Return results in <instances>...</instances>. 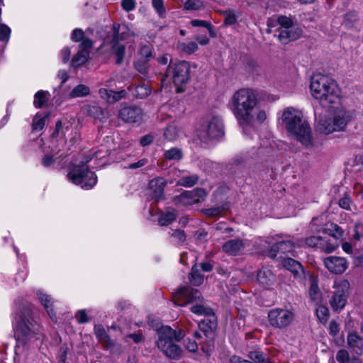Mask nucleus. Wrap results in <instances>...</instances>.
Returning <instances> with one entry per match:
<instances>
[{"mask_svg":"<svg viewBox=\"0 0 363 363\" xmlns=\"http://www.w3.org/2000/svg\"><path fill=\"white\" fill-rule=\"evenodd\" d=\"M89 52L86 49L79 50L77 54H76L72 60V66L79 67L84 64L89 58Z\"/></svg>","mask_w":363,"mask_h":363,"instance_id":"nucleus-26","label":"nucleus"},{"mask_svg":"<svg viewBox=\"0 0 363 363\" xmlns=\"http://www.w3.org/2000/svg\"><path fill=\"white\" fill-rule=\"evenodd\" d=\"M248 357L255 363H264L267 359L266 355L259 350L250 351Z\"/></svg>","mask_w":363,"mask_h":363,"instance_id":"nucleus-41","label":"nucleus"},{"mask_svg":"<svg viewBox=\"0 0 363 363\" xmlns=\"http://www.w3.org/2000/svg\"><path fill=\"white\" fill-rule=\"evenodd\" d=\"M11 30L6 24H0V40L8 42L11 35Z\"/></svg>","mask_w":363,"mask_h":363,"instance_id":"nucleus-45","label":"nucleus"},{"mask_svg":"<svg viewBox=\"0 0 363 363\" xmlns=\"http://www.w3.org/2000/svg\"><path fill=\"white\" fill-rule=\"evenodd\" d=\"M142 110L136 106H124L119 111V118L126 123H137L142 118Z\"/></svg>","mask_w":363,"mask_h":363,"instance_id":"nucleus-17","label":"nucleus"},{"mask_svg":"<svg viewBox=\"0 0 363 363\" xmlns=\"http://www.w3.org/2000/svg\"><path fill=\"white\" fill-rule=\"evenodd\" d=\"M54 162V155H50L49 153H46L42 160L43 165L46 167L51 166Z\"/></svg>","mask_w":363,"mask_h":363,"instance_id":"nucleus-55","label":"nucleus"},{"mask_svg":"<svg viewBox=\"0 0 363 363\" xmlns=\"http://www.w3.org/2000/svg\"><path fill=\"white\" fill-rule=\"evenodd\" d=\"M150 93L151 89L147 85L142 84L136 87L135 96L137 98L143 99L147 97Z\"/></svg>","mask_w":363,"mask_h":363,"instance_id":"nucleus-42","label":"nucleus"},{"mask_svg":"<svg viewBox=\"0 0 363 363\" xmlns=\"http://www.w3.org/2000/svg\"><path fill=\"white\" fill-rule=\"evenodd\" d=\"M94 333L98 340L107 348L114 345V342L110 339L104 328L100 325H95Z\"/></svg>","mask_w":363,"mask_h":363,"instance_id":"nucleus-23","label":"nucleus"},{"mask_svg":"<svg viewBox=\"0 0 363 363\" xmlns=\"http://www.w3.org/2000/svg\"><path fill=\"white\" fill-rule=\"evenodd\" d=\"M330 106L334 108L332 116L321 118L316 123L315 130L320 134L329 135L343 131L352 118L350 113L340 104Z\"/></svg>","mask_w":363,"mask_h":363,"instance_id":"nucleus-6","label":"nucleus"},{"mask_svg":"<svg viewBox=\"0 0 363 363\" xmlns=\"http://www.w3.org/2000/svg\"><path fill=\"white\" fill-rule=\"evenodd\" d=\"M152 6L160 16L165 13L163 0H152Z\"/></svg>","mask_w":363,"mask_h":363,"instance_id":"nucleus-51","label":"nucleus"},{"mask_svg":"<svg viewBox=\"0 0 363 363\" xmlns=\"http://www.w3.org/2000/svg\"><path fill=\"white\" fill-rule=\"evenodd\" d=\"M174 303L180 306L191 304L190 310L193 313L211 317L215 320L213 310L204 306L203 299L197 289L185 286L180 288L174 294Z\"/></svg>","mask_w":363,"mask_h":363,"instance_id":"nucleus-5","label":"nucleus"},{"mask_svg":"<svg viewBox=\"0 0 363 363\" xmlns=\"http://www.w3.org/2000/svg\"><path fill=\"white\" fill-rule=\"evenodd\" d=\"M203 7L201 0H187L184 4V8L186 10L197 11Z\"/></svg>","mask_w":363,"mask_h":363,"instance_id":"nucleus-44","label":"nucleus"},{"mask_svg":"<svg viewBox=\"0 0 363 363\" xmlns=\"http://www.w3.org/2000/svg\"><path fill=\"white\" fill-rule=\"evenodd\" d=\"M16 345V354H21L34 346L40 339L38 326L31 318L21 317L13 323Z\"/></svg>","mask_w":363,"mask_h":363,"instance_id":"nucleus-4","label":"nucleus"},{"mask_svg":"<svg viewBox=\"0 0 363 363\" xmlns=\"http://www.w3.org/2000/svg\"><path fill=\"white\" fill-rule=\"evenodd\" d=\"M84 35L82 29L76 28L73 30L71 38L73 41L78 42L84 38Z\"/></svg>","mask_w":363,"mask_h":363,"instance_id":"nucleus-56","label":"nucleus"},{"mask_svg":"<svg viewBox=\"0 0 363 363\" xmlns=\"http://www.w3.org/2000/svg\"><path fill=\"white\" fill-rule=\"evenodd\" d=\"M224 135V124L222 118L218 115L210 114L206 116L205 125L200 130L199 137L201 140L216 139Z\"/></svg>","mask_w":363,"mask_h":363,"instance_id":"nucleus-10","label":"nucleus"},{"mask_svg":"<svg viewBox=\"0 0 363 363\" xmlns=\"http://www.w3.org/2000/svg\"><path fill=\"white\" fill-rule=\"evenodd\" d=\"M203 281V276L199 272L197 266H194L191 269L190 282L195 286L201 285Z\"/></svg>","mask_w":363,"mask_h":363,"instance_id":"nucleus-35","label":"nucleus"},{"mask_svg":"<svg viewBox=\"0 0 363 363\" xmlns=\"http://www.w3.org/2000/svg\"><path fill=\"white\" fill-rule=\"evenodd\" d=\"M179 48L184 52L191 54L196 52L198 49V45L194 41H189L179 44Z\"/></svg>","mask_w":363,"mask_h":363,"instance_id":"nucleus-39","label":"nucleus"},{"mask_svg":"<svg viewBox=\"0 0 363 363\" xmlns=\"http://www.w3.org/2000/svg\"><path fill=\"white\" fill-rule=\"evenodd\" d=\"M182 135L181 128L176 124L169 125L164 131V137L169 141L176 140Z\"/></svg>","mask_w":363,"mask_h":363,"instance_id":"nucleus-25","label":"nucleus"},{"mask_svg":"<svg viewBox=\"0 0 363 363\" xmlns=\"http://www.w3.org/2000/svg\"><path fill=\"white\" fill-rule=\"evenodd\" d=\"M309 296L311 299L315 303H318L322 299V294L318 289L317 284L313 282L309 289Z\"/></svg>","mask_w":363,"mask_h":363,"instance_id":"nucleus-36","label":"nucleus"},{"mask_svg":"<svg viewBox=\"0 0 363 363\" xmlns=\"http://www.w3.org/2000/svg\"><path fill=\"white\" fill-rule=\"evenodd\" d=\"M277 23L279 25V32L280 30L287 29L294 25L293 20L286 16H280L277 18Z\"/></svg>","mask_w":363,"mask_h":363,"instance_id":"nucleus-40","label":"nucleus"},{"mask_svg":"<svg viewBox=\"0 0 363 363\" xmlns=\"http://www.w3.org/2000/svg\"><path fill=\"white\" fill-rule=\"evenodd\" d=\"M153 140V136L151 135H146L140 139V144L143 146L150 145Z\"/></svg>","mask_w":363,"mask_h":363,"instance_id":"nucleus-63","label":"nucleus"},{"mask_svg":"<svg viewBox=\"0 0 363 363\" xmlns=\"http://www.w3.org/2000/svg\"><path fill=\"white\" fill-rule=\"evenodd\" d=\"M82 40V43L80 44V46H79L80 50L86 49V50L89 51V50L92 46V44H93L92 40L89 38H84Z\"/></svg>","mask_w":363,"mask_h":363,"instance_id":"nucleus-60","label":"nucleus"},{"mask_svg":"<svg viewBox=\"0 0 363 363\" xmlns=\"http://www.w3.org/2000/svg\"><path fill=\"white\" fill-rule=\"evenodd\" d=\"M147 163V159H141L137 162L131 163L128 164L126 168L128 169H137L145 166Z\"/></svg>","mask_w":363,"mask_h":363,"instance_id":"nucleus-57","label":"nucleus"},{"mask_svg":"<svg viewBox=\"0 0 363 363\" xmlns=\"http://www.w3.org/2000/svg\"><path fill=\"white\" fill-rule=\"evenodd\" d=\"M349 349L357 356L363 354V339L357 333L350 332L347 337Z\"/></svg>","mask_w":363,"mask_h":363,"instance_id":"nucleus-19","label":"nucleus"},{"mask_svg":"<svg viewBox=\"0 0 363 363\" xmlns=\"http://www.w3.org/2000/svg\"><path fill=\"white\" fill-rule=\"evenodd\" d=\"M166 186V182L163 178H155L150 182L149 186L152 191V196L157 200L163 197L164 188Z\"/></svg>","mask_w":363,"mask_h":363,"instance_id":"nucleus-21","label":"nucleus"},{"mask_svg":"<svg viewBox=\"0 0 363 363\" xmlns=\"http://www.w3.org/2000/svg\"><path fill=\"white\" fill-rule=\"evenodd\" d=\"M135 67L136 69L142 74H145L147 72V67L145 65V60L138 61L135 64Z\"/></svg>","mask_w":363,"mask_h":363,"instance_id":"nucleus-59","label":"nucleus"},{"mask_svg":"<svg viewBox=\"0 0 363 363\" xmlns=\"http://www.w3.org/2000/svg\"><path fill=\"white\" fill-rule=\"evenodd\" d=\"M99 94L101 98L104 99L108 103H114L125 96V91L124 90L115 92L111 90H107L105 88L100 89Z\"/></svg>","mask_w":363,"mask_h":363,"instance_id":"nucleus-22","label":"nucleus"},{"mask_svg":"<svg viewBox=\"0 0 363 363\" xmlns=\"http://www.w3.org/2000/svg\"><path fill=\"white\" fill-rule=\"evenodd\" d=\"M113 40L111 42V48L113 53L116 57V63L121 64L123 62L125 47L124 45L121 44L119 40H124L127 37L130 36L133 33L130 30L123 31L121 34L119 33L120 26L118 24H114L113 26Z\"/></svg>","mask_w":363,"mask_h":363,"instance_id":"nucleus-13","label":"nucleus"},{"mask_svg":"<svg viewBox=\"0 0 363 363\" xmlns=\"http://www.w3.org/2000/svg\"><path fill=\"white\" fill-rule=\"evenodd\" d=\"M334 289L330 304L333 311H341L345 306L349 295L350 283L348 281L337 279L334 281Z\"/></svg>","mask_w":363,"mask_h":363,"instance_id":"nucleus-11","label":"nucleus"},{"mask_svg":"<svg viewBox=\"0 0 363 363\" xmlns=\"http://www.w3.org/2000/svg\"><path fill=\"white\" fill-rule=\"evenodd\" d=\"M183 153L181 149L172 147L164 152V157L169 160H179L182 158Z\"/></svg>","mask_w":363,"mask_h":363,"instance_id":"nucleus-33","label":"nucleus"},{"mask_svg":"<svg viewBox=\"0 0 363 363\" xmlns=\"http://www.w3.org/2000/svg\"><path fill=\"white\" fill-rule=\"evenodd\" d=\"M190 66L186 61L170 62L165 72V78L172 80L177 87V91H182V86L189 79Z\"/></svg>","mask_w":363,"mask_h":363,"instance_id":"nucleus-8","label":"nucleus"},{"mask_svg":"<svg viewBox=\"0 0 363 363\" xmlns=\"http://www.w3.org/2000/svg\"><path fill=\"white\" fill-rule=\"evenodd\" d=\"M176 218V215L174 211H168L164 213H162L159 219L158 222L160 225H167L173 222Z\"/></svg>","mask_w":363,"mask_h":363,"instance_id":"nucleus-37","label":"nucleus"},{"mask_svg":"<svg viewBox=\"0 0 363 363\" xmlns=\"http://www.w3.org/2000/svg\"><path fill=\"white\" fill-rule=\"evenodd\" d=\"M315 313L320 322L325 325L330 315L328 308L325 306L320 305L316 308Z\"/></svg>","mask_w":363,"mask_h":363,"instance_id":"nucleus-34","label":"nucleus"},{"mask_svg":"<svg viewBox=\"0 0 363 363\" xmlns=\"http://www.w3.org/2000/svg\"><path fill=\"white\" fill-rule=\"evenodd\" d=\"M68 179L82 189H90L97 182V177L85 165L74 166L67 174Z\"/></svg>","mask_w":363,"mask_h":363,"instance_id":"nucleus-9","label":"nucleus"},{"mask_svg":"<svg viewBox=\"0 0 363 363\" xmlns=\"http://www.w3.org/2000/svg\"><path fill=\"white\" fill-rule=\"evenodd\" d=\"M282 264L284 268H286L289 271H291L292 273L295 274H298L299 272H301L303 270L301 264L298 262L291 258L284 259Z\"/></svg>","mask_w":363,"mask_h":363,"instance_id":"nucleus-27","label":"nucleus"},{"mask_svg":"<svg viewBox=\"0 0 363 363\" xmlns=\"http://www.w3.org/2000/svg\"><path fill=\"white\" fill-rule=\"evenodd\" d=\"M281 120L286 130L304 146L313 145L312 130L301 111L288 107L283 111Z\"/></svg>","mask_w":363,"mask_h":363,"instance_id":"nucleus-2","label":"nucleus"},{"mask_svg":"<svg viewBox=\"0 0 363 363\" xmlns=\"http://www.w3.org/2000/svg\"><path fill=\"white\" fill-rule=\"evenodd\" d=\"M339 325L335 320L330 321L329 325L330 333L335 336L339 333Z\"/></svg>","mask_w":363,"mask_h":363,"instance_id":"nucleus-58","label":"nucleus"},{"mask_svg":"<svg viewBox=\"0 0 363 363\" xmlns=\"http://www.w3.org/2000/svg\"><path fill=\"white\" fill-rule=\"evenodd\" d=\"M302 33V29L294 24L287 29L280 30L277 38L282 44H286L290 41L296 40L299 38Z\"/></svg>","mask_w":363,"mask_h":363,"instance_id":"nucleus-18","label":"nucleus"},{"mask_svg":"<svg viewBox=\"0 0 363 363\" xmlns=\"http://www.w3.org/2000/svg\"><path fill=\"white\" fill-rule=\"evenodd\" d=\"M140 55L142 57H144L143 60H146L148 57L151 56V50L150 47L143 46L141 48L140 50Z\"/></svg>","mask_w":363,"mask_h":363,"instance_id":"nucleus-61","label":"nucleus"},{"mask_svg":"<svg viewBox=\"0 0 363 363\" xmlns=\"http://www.w3.org/2000/svg\"><path fill=\"white\" fill-rule=\"evenodd\" d=\"M351 357L348 351L345 349H341L336 354V360L339 363H350Z\"/></svg>","mask_w":363,"mask_h":363,"instance_id":"nucleus-43","label":"nucleus"},{"mask_svg":"<svg viewBox=\"0 0 363 363\" xmlns=\"http://www.w3.org/2000/svg\"><path fill=\"white\" fill-rule=\"evenodd\" d=\"M337 246V244L328 242L325 239L323 238L320 249L326 253H330L335 251Z\"/></svg>","mask_w":363,"mask_h":363,"instance_id":"nucleus-46","label":"nucleus"},{"mask_svg":"<svg viewBox=\"0 0 363 363\" xmlns=\"http://www.w3.org/2000/svg\"><path fill=\"white\" fill-rule=\"evenodd\" d=\"M250 245V242L247 240H230L224 243L223 250L230 255H237Z\"/></svg>","mask_w":363,"mask_h":363,"instance_id":"nucleus-16","label":"nucleus"},{"mask_svg":"<svg viewBox=\"0 0 363 363\" xmlns=\"http://www.w3.org/2000/svg\"><path fill=\"white\" fill-rule=\"evenodd\" d=\"M359 228H362L359 224H355L354 226V233L353 235V238L355 240H360V239L363 237L362 230H359Z\"/></svg>","mask_w":363,"mask_h":363,"instance_id":"nucleus-62","label":"nucleus"},{"mask_svg":"<svg viewBox=\"0 0 363 363\" xmlns=\"http://www.w3.org/2000/svg\"><path fill=\"white\" fill-rule=\"evenodd\" d=\"M184 336L182 330L177 331L169 326H162L157 330V347L167 357L176 359L180 356L182 350L174 342L179 341Z\"/></svg>","mask_w":363,"mask_h":363,"instance_id":"nucleus-7","label":"nucleus"},{"mask_svg":"<svg viewBox=\"0 0 363 363\" xmlns=\"http://www.w3.org/2000/svg\"><path fill=\"white\" fill-rule=\"evenodd\" d=\"M323 238L312 236L306 238L305 240L298 241L296 243L297 246H303L304 245L311 247H318L320 248V245L322 243Z\"/></svg>","mask_w":363,"mask_h":363,"instance_id":"nucleus-31","label":"nucleus"},{"mask_svg":"<svg viewBox=\"0 0 363 363\" xmlns=\"http://www.w3.org/2000/svg\"><path fill=\"white\" fill-rule=\"evenodd\" d=\"M231 111L245 133L267 118L266 111L261 107L258 93L250 88L236 91L230 99Z\"/></svg>","mask_w":363,"mask_h":363,"instance_id":"nucleus-1","label":"nucleus"},{"mask_svg":"<svg viewBox=\"0 0 363 363\" xmlns=\"http://www.w3.org/2000/svg\"><path fill=\"white\" fill-rule=\"evenodd\" d=\"M136 2L135 0H122L121 6L125 11H130L135 9Z\"/></svg>","mask_w":363,"mask_h":363,"instance_id":"nucleus-52","label":"nucleus"},{"mask_svg":"<svg viewBox=\"0 0 363 363\" xmlns=\"http://www.w3.org/2000/svg\"><path fill=\"white\" fill-rule=\"evenodd\" d=\"M339 206L343 209L351 210V199L347 196H344L339 201Z\"/></svg>","mask_w":363,"mask_h":363,"instance_id":"nucleus-53","label":"nucleus"},{"mask_svg":"<svg viewBox=\"0 0 363 363\" xmlns=\"http://www.w3.org/2000/svg\"><path fill=\"white\" fill-rule=\"evenodd\" d=\"M225 15V24L228 26L233 25L236 23L237 18L235 14L232 11H226L224 13Z\"/></svg>","mask_w":363,"mask_h":363,"instance_id":"nucleus-48","label":"nucleus"},{"mask_svg":"<svg viewBox=\"0 0 363 363\" xmlns=\"http://www.w3.org/2000/svg\"><path fill=\"white\" fill-rule=\"evenodd\" d=\"M206 196V192L203 189H196L191 191H185L174 198L177 205L190 206L203 201Z\"/></svg>","mask_w":363,"mask_h":363,"instance_id":"nucleus-14","label":"nucleus"},{"mask_svg":"<svg viewBox=\"0 0 363 363\" xmlns=\"http://www.w3.org/2000/svg\"><path fill=\"white\" fill-rule=\"evenodd\" d=\"M37 296H38V299L40 300V303L43 305V306L46 309L50 317L54 320L55 318V314L53 313V308H52L53 302H52L51 297L49 295L43 293V291H40L37 292Z\"/></svg>","mask_w":363,"mask_h":363,"instance_id":"nucleus-24","label":"nucleus"},{"mask_svg":"<svg viewBox=\"0 0 363 363\" xmlns=\"http://www.w3.org/2000/svg\"><path fill=\"white\" fill-rule=\"evenodd\" d=\"M257 279L263 286L269 288L274 284L276 278L273 272L270 269L263 267L258 271Z\"/></svg>","mask_w":363,"mask_h":363,"instance_id":"nucleus-20","label":"nucleus"},{"mask_svg":"<svg viewBox=\"0 0 363 363\" xmlns=\"http://www.w3.org/2000/svg\"><path fill=\"white\" fill-rule=\"evenodd\" d=\"M49 92L38 91L34 96L33 104L36 108H41L48 100Z\"/></svg>","mask_w":363,"mask_h":363,"instance_id":"nucleus-32","label":"nucleus"},{"mask_svg":"<svg viewBox=\"0 0 363 363\" xmlns=\"http://www.w3.org/2000/svg\"><path fill=\"white\" fill-rule=\"evenodd\" d=\"M75 318L79 323H85L89 321L85 309L78 311L75 314Z\"/></svg>","mask_w":363,"mask_h":363,"instance_id":"nucleus-50","label":"nucleus"},{"mask_svg":"<svg viewBox=\"0 0 363 363\" xmlns=\"http://www.w3.org/2000/svg\"><path fill=\"white\" fill-rule=\"evenodd\" d=\"M310 90L312 96L324 106L340 103V89L335 82L327 75L314 74L311 79Z\"/></svg>","mask_w":363,"mask_h":363,"instance_id":"nucleus-3","label":"nucleus"},{"mask_svg":"<svg viewBox=\"0 0 363 363\" xmlns=\"http://www.w3.org/2000/svg\"><path fill=\"white\" fill-rule=\"evenodd\" d=\"M296 245V244L291 240H283L277 242L272 247V248L274 250H277V251L281 253L292 252Z\"/></svg>","mask_w":363,"mask_h":363,"instance_id":"nucleus-29","label":"nucleus"},{"mask_svg":"<svg viewBox=\"0 0 363 363\" xmlns=\"http://www.w3.org/2000/svg\"><path fill=\"white\" fill-rule=\"evenodd\" d=\"M49 116L48 113L42 114V113H36L33 120V130H41L45 125L47 119Z\"/></svg>","mask_w":363,"mask_h":363,"instance_id":"nucleus-30","label":"nucleus"},{"mask_svg":"<svg viewBox=\"0 0 363 363\" xmlns=\"http://www.w3.org/2000/svg\"><path fill=\"white\" fill-rule=\"evenodd\" d=\"M184 346L187 350L191 352H196L198 349L196 342L190 339H187L184 341Z\"/></svg>","mask_w":363,"mask_h":363,"instance_id":"nucleus-54","label":"nucleus"},{"mask_svg":"<svg viewBox=\"0 0 363 363\" xmlns=\"http://www.w3.org/2000/svg\"><path fill=\"white\" fill-rule=\"evenodd\" d=\"M199 177L196 174L183 177L180 179L178 180L177 184L179 186H183L185 187H191L196 184L198 182Z\"/></svg>","mask_w":363,"mask_h":363,"instance_id":"nucleus-38","label":"nucleus"},{"mask_svg":"<svg viewBox=\"0 0 363 363\" xmlns=\"http://www.w3.org/2000/svg\"><path fill=\"white\" fill-rule=\"evenodd\" d=\"M354 193L363 200V186L360 184H356L354 186Z\"/></svg>","mask_w":363,"mask_h":363,"instance_id":"nucleus-64","label":"nucleus"},{"mask_svg":"<svg viewBox=\"0 0 363 363\" xmlns=\"http://www.w3.org/2000/svg\"><path fill=\"white\" fill-rule=\"evenodd\" d=\"M323 263L328 271L335 274H342L348 267L347 260L342 257H328L324 259Z\"/></svg>","mask_w":363,"mask_h":363,"instance_id":"nucleus-15","label":"nucleus"},{"mask_svg":"<svg viewBox=\"0 0 363 363\" xmlns=\"http://www.w3.org/2000/svg\"><path fill=\"white\" fill-rule=\"evenodd\" d=\"M70 124L68 121H59L56 123V132L65 134L69 130Z\"/></svg>","mask_w":363,"mask_h":363,"instance_id":"nucleus-47","label":"nucleus"},{"mask_svg":"<svg viewBox=\"0 0 363 363\" xmlns=\"http://www.w3.org/2000/svg\"><path fill=\"white\" fill-rule=\"evenodd\" d=\"M90 93L89 88L84 84H79L74 86L69 94L71 99L84 97L88 96Z\"/></svg>","mask_w":363,"mask_h":363,"instance_id":"nucleus-28","label":"nucleus"},{"mask_svg":"<svg viewBox=\"0 0 363 363\" xmlns=\"http://www.w3.org/2000/svg\"><path fill=\"white\" fill-rule=\"evenodd\" d=\"M294 319L293 311L286 308H275L268 313L269 323L275 328H285L293 322Z\"/></svg>","mask_w":363,"mask_h":363,"instance_id":"nucleus-12","label":"nucleus"},{"mask_svg":"<svg viewBox=\"0 0 363 363\" xmlns=\"http://www.w3.org/2000/svg\"><path fill=\"white\" fill-rule=\"evenodd\" d=\"M172 237L177 241V242L182 243L186 240V234L182 230H174L172 233Z\"/></svg>","mask_w":363,"mask_h":363,"instance_id":"nucleus-49","label":"nucleus"}]
</instances>
